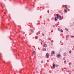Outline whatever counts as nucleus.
I'll use <instances>...</instances> for the list:
<instances>
[{
    "label": "nucleus",
    "mask_w": 74,
    "mask_h": 74,
    "mask_svg": "<svg viewBox=\"0 0 74 74\" xmlns=\"http://www.w3.org/2000/svg\"><path fill=\"white\" fill-rule=\"evenodd\" d=\"M57 18L58 19H59L60 21V20H62V17H61V16L60 15H59V14H57Z\"/></svg>",
    "instance_id": "1"
},
{
    "label": "nucleus",
    "mask_w": 74,
    "mask_h": 74,
    "mask_svg": "<svg viewBox=\"0 0 74 74\" xmlns=\"http://www.w3.org/2000/svg\"><path fill=\"white\" fill-rule=\"evenodd\" d=\"M49 55L48 54V53H47L46 55V58H49Z\"/></svg>",
    "instance_id": "2"
},
{
    "label": "nucleus",
    "mask_w": 74,
    "mask_h": 74,
    "mask_svg": "<svg viewBox=\"0 0 74 74\" xmlns=\"http://www.w3.org/2000/svg\"><path fill=\"white\" fill-rule=\"evenodd\" d=\"M57 58H59V57H60V54H57Z\"/></svg>",
    "instance_id": "3"
},
{
    "label": "nucleus",
    "mask_w": 74,
    "mask_h": 74,
    "mask_svg": "<svg viewBox=\"0 0 74 74\" xmlns=\"http://www.w3.org/2000/svg\"><path fill=\"white\" fill-rule=\"evenodd\" d=\"M47 45L46 44H44L43 45V47H47Z\"/></svg>",
    "instance_id": "4"
},
{
    "label": "nucleus",
    "mask_w": 74,
    "mask_h": 74,
    "mask_svg": "<svg viewBox=\"0 0 74 74\" xmlns=\"http://www.w3.org/2000/svg\"><path fill=\"white\" fill-rule=\"evenodd\" d=\"M51 53L53 55L55 54V51H52L51 52Z\"/></svg>",
    "instance_id": "5"
},
{
    "label": "nucleus",
    "mask_w": 74,
    "mask_h": 74,
    "mask_svg": "<svg viewBox=\"0 0 74 74\" xmlns=\"http://www.w3.org/2000/svg\"><path fill=\"white\" fill-rule=\"evenodd\" d=\"M64 12H65L66 13V12H67V10L66 9L64 10Z\"/></svg>",
    "instance_id": "6"
},
{
    "label": "nucleus",
    "mask_w": 74,
    "mask_h": 74,
    "mask_svg": "<svg viewBox=\"0 0 74 74\" xmlns=\"http://www.w3.org/2000/svg\"><path fill=\"white\" fill-rule=\"evenodd\" d=\"M43 51H46V49H45V48H43Z\"/></svg>",
    "instance_id": "7"
},
{
    "label": "nucleus",
    "mask_w": 74,
    "mask_h": 74,
    "mask_svg": "<svg viewBox=\"0 0 74 74\" xmlns=\"http://www.w3.org/2000/svg\"><path fill=\"white\" fill-rule=\"evenodd\" d=\"M53 68H55V65L54 64H53Z\"/></svg>",
    "instance_id": "8"
},
{
    "label": "nucleus",
    "mask_w": 74,
    "mask_h": 74,
    "mask_svg": "<svg viewBox=\"0 0 74 74\" xmlns=\"http://www.w3.org/2000/svg\"><path fill=\"white\" fill-rule=\"evenodd\" d=\"M66 54H67V53H64L63 55L64 56H66Z\"/></svg>",
    "instance_id": "9"
},
{
    "label": "nucleus",
    "mask_w": 74,
    "mask_h": 74,
    "mask_svg": "<svg viewBox=\"0 0 74 74\" xmlns=\"http://www.w3.org/2000/svg\"><path fill=\"white\" fill-rule=\"evenodd\" d=\"M31 33H33L34 32L33 30L32 29H31Z\"/></svg>",
    "instance_id": "10"
},
{
    "label": "nucleus",
    "mask_w": 74,
    "mask_h": 74,
    "mask_svg": "<svg viewBox=\"0 0 74 74\" xmlns=\"http://www.w3.org/2000/svg\"><path fill=\"white\" fill-rule=\"evenodd\" d=\"M57 18L56 17L55 18V21H57V19H56Z\"/></svg>",
    "instance_id": "11"
},
{
    "label": "nucleus",
    "mask_w": 74,
    "mask_h": 74,
    "mask_svg": "<svg viewBox=\"0 0 74 74\" xmlns=\"http://www.w3.org/2000/svg\"><path fill=\"white\" fill-rule=\"evenodd\" d=\"M60 31L61 32H62H62H63V31L62 29H61Z\"/></svg>",
    "instance_id": "12"
},
{
    "label": "nucleus",
    "mask_w": 74,
    "mask_h": 74,
    "mask_svg": "<svg viewBox=\"0 0 74 74\" xmlns=\"http://www.w3.org/2000/svg\"><path fill=\"white\" fill-rule=\"evenodd\" d=\"M65 30H67V31H68V29L67 28H65Z\"/></svg>",
    "instance_id": "13"
},
{
    "label": "nucleus",
    "mask_w": 74,
    "mask_h": 74,
    "mask_svg": "<svg viewBox=\"0 0 74 74\" xmlns=\"http://www.w3.org/2000/svg\"><path fill=\"white\" fill-rule=\"evenodd\" d=\"M42 36H44V34L43 33H42Z\"/></svg>",
    "instance_id": "14"
},
{
    "label": "nucleus",
    "mask_w": 74,
    "mask_h": 74,
    "mask_svg": "<svg viewBox=\"0 0 74 74\" xmlns=\"http://www.w3.org/2000/svg\"><path fill=\"white\" fill-rule=\"evenodd\" d=\"M71 37L72 38H73V37H74V36H71Z\"/></svg>",
    "instance_id": "15"
},
{
    "label": "nucleus",
    "mask_w": 74,
    "mask_h": 74,
    "mask_svg": "<svg viewBox=\"0 0 74 74\" xmlns=\"http://www.w3.org/2000/svg\"><path fill=\"white\" fill-rule=\"evenodd\" d=\"M53 27H55V25H53Z\"/></svg>",
    "instance_id": "16"
},
{
    "label": "nucleus",
    "mask_w": 74,
    "mask_h": 74,
    "mask_svg": "<svg viewBox=\"0 0 74 74\" xmlns=\"http://www.w3.org/2000/svg\"><path fill=\"white\" fill-rule=\"evenodd\" d=\"M41 63H43V61L42 60L41 61Z\"/></svg>",
    "instance_id": "17"
},
{
    "label": "nucleus",
    "mask_w": 74,
    "mask_h": 74,
    "mask_svg": "<svg viewBox=\"0 0 74 74\" xmlns=\"http://www.w3.org/2000/svg\"><path fill=\"white\" fill-rule=\"evenodd\" d=\"M34 53H35V51H34V52H33V54H34Z\"/></svg>",
    "instance_id": "18"
},
{
    "label": "nucleus",
    "mask_w": 74,
    "mask_h": 74,
    "mask_svg": "<svg viewBox=\"0 0 74 74\" xmlns=\"http://www.w3.org/2000/svg\"><path fill=\"white\" fill-rule=\"evenodd\" d=\"M67 7V5H65V7Z\"/></svg>",
    "instance_id": "19"
},
{
    "label": "nucleus",
    "mask_w": 74,
    "mask_h": 74,
    "mask_svg": "<svg viewBox=\"0 0 74 74\" xmlns=\"http://www.w3.org/2000/svg\"><path fill=\"white\" fill-rule=\"evenodd\" d=\"M71 50H70V51H69V53H71Z\"/></svg>",
    "instance_id": "20"
},
{
    "label": "nucleus",
    "mask_w": 74,
    "mask_h": 74,
    "mask_svg": "<svg viewBox=\"0 0 74 74\" xmlns=\"http://www.w3.org/2000/svg\"><path fill=\"white\" fill-rule=\"evenodd\" d=\"M64 63H66V61H64Z\"/></svg>",
    "instance_id": "21"
},
{
    "label": "nucleus",
    "mask_w": 74,
    "mask_h": 74,
    "mask_svg": "<svg viewBox=\"0 0 74 74\" xmlns=\"http://www.w3.org/2000/svg\"><path fill=\"white\" fill-rule=\"evenodd\" d=\"M36 34L37 35H38V33H37Z\"/></svg>",
    "instance_id": "22"
},
{
    "label": "nucleus",
    "mask_w": 74,
    "mask_h": 74,
    "mask_svg": "<svg viewBox=\"0 0 74 74\" xmlns=\"http://www.w3.org/2000/svg\"><path fill=\"white\" fill-rule=\"evenodd\" d=\"M3 5L5 6V4H3Z\"/></svg>",
    "instance_id": "23"
},
{
    "label": "nucleus",
    "mask_w": 74,
    "mask_h": 74,
    "mask_svg": "<svg viewBox=\"0 0 74 74\" xmlns=\"http://www.w3.org/2000/svg\"><path fill=\"white\" fill-rule=\"evenodd\" d=\"M41 40L40 39H39V41H41Z\"/></svg>",
    "instance_id": "24"
},
{
    "label": "nucleus",
    "mask_w": 74,
    "mask_h": 74,
    "mask_svg": "<svg viewBox=\"0 0 74 74\" xmlns=\"http://www.w3.org/2000/svg\"><path fill=\"white\" fill-rule=\"evenodd\" d=\"M56 67H58V65H56Z\"/></svg>",
    "instance_id": "25"
},
{
    "label": "nucleus",
    "mask_w": 74,
    "mask_h": 74,
    "mask_svg": "<svg viewBox=\"0 0 74 74\" xmlns=\"http://www.w3.org/2000/svg\"><path fill=\"white\" fill-rule=\"evenodd\" d=\"M53 32V31H52L51 32V33H52V32Z\"/></svg>",
    "instance_id": "26"
},
{
    "label": "nucleus",
    "mask_w": 74,
    "mask_h": 74,
    "mask_svg": "<svg viewBox=\"0 0 74 74\" xmlns=\"http://www.w3.org/2000/svg\"><path fill=\"white\" fill-rule=\"evenodd\" d=\"M60 42H61V41H60Z\"/></svg>",
    "instance_id": "27"
},
{
    "label": "nucleus",
    "mask_w": 74,
    "mask_h": 74,
    "mask_svg": "<svg viewBox=\"0 0 74 74\" xmlns=\"http://www.w3.org/2000/svg\"><path fill=\"white\" fill-rule=\"evenodd\" d=\"M1 6H2V5H1Z\"/></svg>",
    "instance_id": "28"
},
{
    "label": "nucleus",
    "mask_w": 74,
    "mask_h": 74,
    "mask_svg": "<svg viewBox=\"0 0 74 74\" xmlns=\"http://www.w3.org/2000/svg\"><path fill=\"white\" fill-rule=\"evenodd\" d=\"M36 39H37V38H36Z\"/></svg>",
    "instance_id": "29"
},
{
    "label": "nucleus",
    "mask_w": 74,
    "mask_h": 74,
    "mask_svg": "<svg viewBox=\"0 0 74 74\" xmlns=\"http://www.w3.org/2000/svg\"><path fill=\"white\" fill-rule=\"evenodd\" d=\"M4 13H5V12Z\"/></svg>",
    "instance_id": "30"
}]
</instances>
